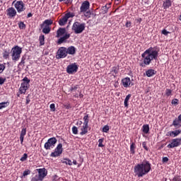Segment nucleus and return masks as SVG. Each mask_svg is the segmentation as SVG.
I'll use <instances>...</instances> for the list:
<instances>
[{
  "instance_id": "f257e3e1",
  "label": "nucleus",
  "mask_w": 181,
  "mask_h": 181,
  "mask_svg": "<svg viewBox=\"0 0 181 181\" xmlns=\"http://www.w3.org/2000/svg\"><path fill=\"white\" fill-rule=\"evenodd\" d=\"M159 51L151 47L141 54L142 62L139 63L141 67H146L152 63L153 60H158Z\"/></svg>"
},
{
  "instance_id": "f03ea898",
  "label": "nucleus",
  "mask_w": 181,
  "mask_h": 181,
  "mask_svg": "<svg viewBox=\"0 0 181 181\" xmlns=\"http://www.w3.org/2000/svg\"><path fill=\"white\" fill-rule=\"evenodd\" d=\"M151 170V164L148 161H144L134 167V173L138 177H143Z\"/></svg>"
},
{
  "instance_id": "7ed1b4c3",
  "label": "nucleus",
  "mask_w": 181,
  "mask_h": 181,
  "mask_svg": "<svg viewBox=\"0 0 181 181\" xmlns=\"http://www.w3.org/2000/svg\"><path fill=\"white\" fill-rule=\"evenodd\" d=\"M11 53L12 60L13 62H18L21 59V54H22V48L16 45L11 49Z\"/></svg>"
},
{
  "instance_id": "20e7f679",
  "label": "nucleus",
  "mask_w": 181,
  "mask_h": 181,
  "mask_svg": "<svg viewBox=\"0 0 181 181\" xmlns=\"http://www.w3.org/2000/svg\"><path fill=\"white\" fill-rule=\"evenodd\" d=\"M86 29V23H80L78 22H75L72 25V30L74 33L78 35L83 33V31Z\"/></svg>"
},
{
  "instance_id": "39448f33",
  "label": "nucleus",
  "mask_w": 181,
  "mask_h": 181,
  "mask_svg": "<svg viewBox=\"0 0 181 181\" xmlns=\"http://www.w3.org/2000/svg\"><path fill=\"white\" fill-rule=\"evenodd\" d=\"M56 144H57V139L56 137H52L45 144L44 148L46 151H50V149H53L56 146Z\"/></svg>"
},
{
  "instance_id": "423d86ee",
  "label": "nucleus",
  "mask_w": 181,
  "mask_h": 181,
  "mask_svg": "<svg viewBox=\"0 0 181 181\" xmlns=\"http://www.w3.org/2000/svg\"><path fill=\"white\" fill-rule=\"evenodd\" d=\"M63 153V144H59L57 148L54 149V152L51 153V158H57Z\"/></svg>"
},
{
  "instance_id": "0eeeda50",
  "label": "nucleus",
  "mask_w": 181,
  "mask_h": 181,
  "mask_svg": "<svg viewBox=\"0 0 181 181\" xmlns=\"http://www.w3.org/2000/svg\"><path fill=\"white\" fill-rule=\"evenodd\" d=\"M64 57H67V48L61 47L57 51V59H64Z\"/></svg>"
},
{
  "instance_id": "6e6552de",
  "label": "nucleus",
  "mask_w": 181,
  "mask_h": 181,
  "mask_svg": "<svg viewBox=\"0 0 181 181\" xmlns=\"http://www.w3.org/2000/svg\"><path fill=\"white\" fill-rule=\"evenodd\" d=\"M14 6L18 13H21V12H23L26 10V7H25V4L23 1H16V4H14Z\"/></svg>"
},
{
  "instance_id": "1a4fd4ad",
  "label": "nucleus",
  "mask_w": 181,
  "mask_h": 181,
  "mask_svg": "<svg viewBox=\"0 0 181 181\" xmlns=\"http://www.w3.org/2000/svg\"><path fill=\"white\" fill-rule=\"evenodd\" d=\"M77 70H78V66L76 65V63L69 64L66 67L68 74H74V73H77Z\"/></svg>"
},
{
  "instance_id": "9d476101",
  "label": "nucleus",
  "mask_w": 181,
  "mask_h": 181,
  "mask_svg": "<svg viewBox=\"0 0 181 181\" xmlns=\"http://www.w3.org/2000/svg\"><path fill=\"white\" fill-rule=\"evenodd\" d=\"M16 10L13 7H10L6 10V16L10 18H15L16 16Z\"/></svg>"
},
{
  "instance_id": "9b49d317",
  "label": "nucleus",
  "mask_w": 181,
  "mask_h": 181,
  "mask_svg": "<svg viewBox=\"0 0 181 181\" xmlns=\"http://www.w3.org/2000/svg\"><path fill=\"white\" fill-rule=\"evenodd\" d=\"M122 86L124 87V88H128V87H131L134 86V83L131 82V78L129 77L124 78L122 80Z\"/></svg>"
},
{
  "instance_id": "f8f14e48",
  "label": "nucleus",
  "mask_w": 181,
  "mask_h": 181,
  "mask_svg": "<svg viewBox=\"0 0 181 181\" xmlns=\"http://www.w3.org/2000/svg\"><path fill=\"white\" fill-rule=\"evenodd\" d=\"M88 9H90V2L88 1H83L80 7V12H87Z\"/></svg>"
},
{
  "instance_id": "ddd939ff",
  "label": "nucleus",
  "mask_w": 181,
  "mask_h": 181,
  "mask_svg": "<svg viewBox=\"0 0 181 181\" xmlns=\"http://www.w3.org/2000/svg\"><path fill=\"white\" fill-rule=\"evenodd\" d=\"M37 171L38 172V175H36V176L40 177L42 180L45 179L47 175V171L45 168H39L37 169Z\"/></svg>"
},
{
  "instance_id": "4468645a",
  "label": "nucleus",
  "mask_w": 181,
  "mask_h": 181,
  "mask_svg": "<svg viewBox=\"0 0 181 181\" xmlns=\"http://www.w3.org/2000/svg\"><path fill=\"white\" fill-rule=\"evenodd\" d=\"M181 129H177L175 131H170L167 132L166 136H171L172 138H176L178 135H180Z\"/></svg>"
},
{
  "instance_id": "2eb2a0df",
  "label": "nucleus",
  "mask_w": 181,
  "mask_h": 181,
  "mask_svg": "<svg viewBox=\"0 0 181 181\" xmlns=\"http://www.w3.org/2000/svg\"><path fill=\"white\" fill-rule=\"evenodd\" d=\"M30 87V86H28L25 83H21V87L18 89L20 94H26V91L29 90Z\"/></svg>"
},
{
  "instance_id": "dca6fc26",
  "label": "nucleus",
  "mask_w": 181,
  "mask_h": 181,
  "mask_svg": "<svg viewBox=\"0 0 181 181\" xmlns=\"http://www.w3.org/2000/svg\"><path fill=\"white\" fill-rule=\"evenodd\" d=\"M70 37V34H65L63 37H61L59 40H58V45H62V43H64V42H66V40H67V39H69Z\"/></svg>"
},
{
  "instance_id": "f3484780",
  "label": "nucleus",
  "mask_w": 181,
  "mask_h": 181,
  "mask_svg": "<svg viewBox=\"0 0 181 181\" xmlns=\"http://www.w3.org/2000/svg\"><path fill=\"white\" fill-rule=\"evenodd\" d=\"M66 54L71 55L76 54V47L74 46H70L66 48Z\"/></svg>"
},
{
  "instance_id": "a211bd4d",
  "label": "nucleus",
  "mask_w": 181,
  "mask_h": 181,
  "mask_svg": "<svg viewBox=\"0 0 181 181\" xmlns=\"http://www.w3.org/2000/svg\"><path fill=\"white\" fill-rule=\"evenodd\" d=\"M170 127H175V128H181V122L177 119V118H175L173 121V124L170 125Z\"/></svg>"
},
{
  "instance_id": "6ab92c4d",
  "label": "nucleus",
  "mask_w": 181,
  "mask_h": 181,
  "mask_svg": "<svg viewBox=\"0 0 181 181\" xmlns=\"http://www.w3.org/2000/svg\"><path fill=\"white\" fill-rule=\"evenodd\" d=\"M66 34V28H59L57 31V37H60Z\"/></svg>"
},
{
  "instance_id": "aec40b11",
  "label": "nucleus",
  "mask_w": 181,
  "mask_h": 181,
  "mask_svg": "<svg viewBox=\"0 0 181 181\" xmlns=\"http://www.w3.org/2000/svg\"><path fill=\"white\" fill-rule=\"evenodd\" d=\"M172 6V1L165 0L163 4V9H169V8Z\"/></svg>"
},
{
  "instance_id": "412c9836",
  "label": "nucleus",
  "mask_w": 181,
  "mask_h": 181,
  "mask_svg": "<svg viewBox=\"0 0 181 181\" xmlns=\"http://www.w3.org/2000/svg\"><path fill=\"white\" fill-rule=\"evenodd\" d=\"M80 135H86L87 132H88V125L83 124L82 128L81 129Z\"/></svg>"
},
{
  "instance_id": "4be33fe9",
  "label": "nucleus",
  "mask_w": 181,
  "mask_h": 181,
  "mask_svg": "<svg viewBox=\"0 0 181 181\" xmlns=\"http://www.w3.org/2000/svg\"><path fill=\"white\" fill-rule=\"evenodd\" d=\"M155 74H156V71H155V69H148L146 71V76H147V77H152L153 76H155Z\"/></svg>"
},
{
  "instance_id": "5701e85b",
  "label": "nucleus",
  "mask_w": 181,
  "mask_h": 181,
  "mask_svg": "<svg viewBox=\"0 0 181 181\" xmlns=\"http://www.w3.org/2000/svg\"><path fill=\"white\" fill-rule=\"evenodd\" d=\"M10 54H11V50L4 49V52L2 53L3 59H5L6 60L9 59Z\"/></svg>"
},
{
  "instance_id": "b1692460",
  "label": "nucleus",
  "mask_w": 181,
  "mask_h": 181,
  "mask_svg": "<svg viewBox=\"0 0 181 181\" xmlns=\"http://www.w3.org/2000/svg\"><path fill=\"white\" fill-rule=\"evenodd\" d=\"M135 149H136V144H135V142L131 141L130 153H132V155H135Z\"/></svg>"
},
{
  "instance_id": "393cba45",
  "label": "nucleus",
  "mask_w": 181,
  "mask_h": 181,
  "mask_svg": "<svg viewBox=\"0 0 181 181\" xmlns=\"http://www.w3.org/2000/svg\"><path fill=\"white\" fill-rule=\"evenodd\" d=\"M67 18L65 17V16H64L62 18H61L59 20V25L60 26H64L66 23H67Z\"/></svg>"
},
{
  "instance_id": "a878e982",
  "label": "nucleus",
  "mask_w": 181,
  "mask_h": 181,
  "mask_svg": "<svg viewBox=\"0 0 181 181\" xmlns=\"http://www.w3.org/2000/svg\"><path fill=\"white\" fill-rule=\"evenodd\" d=\"M45 25V26H50L51 25H53V20L52 19H47L45 20L42 24H41V28H42Z\"/></svg>"
},
{
  "instance_id": "bb28decb",
  "label": "nucleus",
  "mask_w": 181,
  "mask_h": 181,
  "mask_svg": "<svg viewBox=\"0 0 181 181\" xmlns=\"http://www.w3.org/2000/svg\"><path fill=\"white\" fill-rule=\"evenodd\" d=\"M50 30H52V28H50V26L47 25H45L44 28L42 29V32L45 35H49V33H50Z\"/></svg>"
},
{
  "instance_id": "cd10ccee",
  "label": "nucleus",
  "mask_w": 181,
  "mask_h": 181,
  "mask_svg": "<svg viewBox=\"0 0 181 181\" xmlns=\"http://www.w3.org/2000/svg\"><path fill=\"white\" fill-rule=\"evenodd\" d=\"M144 134H149V124H144L142 127Z\"/></svg>"
},
{
  "instance_id": "c85d7f7f",
  "label": "nucleus",
  "mask_w": 181,
  "mask_h": 181,
  "mask_svg": "<svg viewBox=\"0 0 181 181\" xmlns=\"http://www.w3.org/2000/svg\"><path fill=\"white\" fill-rule=\"evenodd\" d=\"M18 28L21 30H25L26 29V24L23 21L18 22Z\"/></svg>"
},
{
  "instance_id": "c756f323",
  "label": "nucleus",
  "mask_w": 181,
  "mask_h": 181,
  "mask_svg": "<svg viewBox=\"0 0 181 181\" xmlns=\"http://www.w3.org/2000/svg\"><path fill=\"white\" fill-rule=\"evenodd\" d=\"M23 83L21 84H25V86H29L30 87V85L29 84L30 83V79H28V77H24L23 79Z\"/></svg>"
},
{
  "instance_id": "7c9ffc66",
  "label": "nucleus",
  "mask_w": 181,
  "mask_h": 181,
  "mask_svg": "<svg viewBox=\"0 0 181 181\" xmlns=\"http://www.w3.org/2000/svg\"><path fill=\"white\" fill-rule=\"evenodd\" d=\"M89 118V116L88 115H86L84 117H83V125H88V122L90 121V119H88Z\"/></svg>"
},
{
  "instance_id": "2f4dec72",
  "label": "nucleus",
  "mask_w": 181,
  "mask_h": 181,
  "mask_svg": "<svg viewBox=\"0 0 181 181\" xmlns=\"http://www.w3.org/2000/svg\"><path fill=\"white\" fill-rule=\"evenodd\" d=\"M39 41L40 46H43L45 45V35H40L39 37Z\"/></svg>"
},
{
  "instance_id": "473e14b6",
  "label": "nucleus",
  "mask_w": 181,
  "mask_h": 181,
  "mask_svg": "<svg viewBox=\"0 0 181 181\" xmlns=\"http://www.w3.org/2000/svg\"><path fill=\"white\" fill-rule=\"evenodd\" d=\"M8 105H9V104H8V103L6 102L0 103V110H2L3 108H6Z\"/></svg>"
},
{
  "instance_id": "72a5a7b5",
  "label": "nucleus",
  "mask_w": 181,
  "mask_h": 181,
  "mask_svg": "<svg viewBox=\"0 0 181 181\" xmlns=\"http://www.w3.org/2000/svg\"><path fill=\"white\" fill-rule=\"evenodd\" d=\"M6 63L0 64V74L1 73H4V71L6 68Z\"/></svg>"
},
{
  "instance_id": "f704fd0d",
  "label": "nucleus",
  "mask_w": 181,
  "mask_h": 181,
  "mask_svg": "<svg viewBox=\"0 0 181 181\" xmlns=\"http://www.w3.org/2000/svg\"><path fill=\"white\" fill-rule=\"evenodd\" d=\"M103 142H104V138L100 139L98 140V147L99 148H104V144H103Z\"/></svg>"
},
{
  "instance_id": "c9c22d12",
  "label": "nucleus",
  "mask_w": 181,
  "mask_h": 181,
  "mask_svg": "<svg viewBox=\"0 0 181 181\" xmlns=\"http://www.w3.org/2000/svg\"><path fill=\"white\" fill-rule=\"evenodd\" d=\"M42 180H43L42 178L35 175L32 177L31 181H42Z\"/></svg>"
},
{
  "instance_id": "e433bc0d",
  "label": "nucleus",
  "mask_w": 181,
  "mask_h": 181,
  "mask_svg": "<svg viewBox=\"0 0 181 181\" xmlns=\"http://www.w3.org/2000/svg\"><path fill=\"white\" fill-rule=\"evenodd\" d=\"M64 16L67 18V20L69 21V18H74V13H67L64 15Z\"/></svg>"
},
{
  "instance_id": "4c0bfd02",
  "label": "nucleus",
  "mask_w": 181,
  "mask_h": 181,
  "mask_svg": "<svg viewBox=\"0 0 181 181\" xmlns=\"http://www.w3.org/2000/svg\"><path fill=\"white\" fill-rule=\"evenodd\" d=\"M72 132H73L74 135H77V134H78V129H77V127L74 126L72 127Z\"/></svg>"
},
{
  "instance_id": "58836bf2",
  "label": "nucleus",
  "mask_w": 181,
  "mask_h": 181,
  "mask_svg": "<svg viewBox=\"0 0 181 181\" xmlns=\"http://www.w3.org/2000/svg\"><path fill=\"white\" fill-rule=\"evenodd\" d=\"M49 108H50V111L52 112H54V111H56V105H54V103H52L50 105H49Z\"/></svg>"
},
{
  "instance_id": "ea45409f",
  "label": "nucleus",
  "mask_w": 181,
  "mask_h": 181,
  "mask_svg": "<svg viewBox=\"0 0 181 181\" xmlns=\"http://www.w3.org/2000/svg\"><path fill=\"white\" fill-rule=\"evenodd\" d=\"M110 131V126L109 125H105L103 128V132H105L106 134Z\"/></svg>"
},
{
  "instance_id": "a19ab883",
  "label": "nucleus",
  "mask_w": 181,
  "mask_h": 181,
  "mask_svg": "<svg viewBox=\"0 0 181 181\" xmlns=\"http://www.w3.org/2000/svg\"><path fill=\"white\" fill-rule=\"evenodd\" d=\"M165 95L167 97H170V95H172V90L171 89H166L165 90Z\"/></svg>"
},
{
  "instance_id": "79ce46f5",
  "label": "nucleus",
  "mask_w": 181,
  "mask_h": 181,
  "mask_svg": "<svg viewBox=\"0 0 181 181\" xmlns=\"http://www.w3.org/2000/svg\"><path fill=\"white\" fill-rule=\"evenodd\" d=\"M172 181H181V176H179V175L174 176Z\"/></svg>"
},
{
  "instance_id": "37998d69",
  "label": "nucleus",
  "mask_w": 181,
  "mask_h": 181,
  "mask_svg": "<svg viewBox=\"0 0 181 181\" xmlns=\"http://www.w3.org/2000/svg\"><path fill=\"white\" fill-rule=\"evenodd\" d=\"M66 161H62V163H65L66 165H73V161H71V160L66 159Z\"/></svg>"
},
{
  "instance_id": "c03bdc74",
  "label": "nucleus",
  "mask_w": 181,
  "mask_h": 181,
  "mask_svg": "<svg viewBox=\"0 0 181 181\" xmlns=\"http://www.w3.org/2000/svg\"><path fill=\"white\" fill-rule=\"evenodd\" d=\"M25 135H26V129H22L21 132V134L20 136H23L25 137Z\"/></svg>"
},
{
  "instance_id": "a18cd8bd",
  "label": "nucleus",
  "mask_w": 181,
  "mask_h": 181,
  "mask_svg": "<svg viewBox=\"0 0 181 181\" xmlns=\"http://www.w3.org/2000/svg\"><path fill=\"white\" fill-rule=\"evenodd\" d=\"M171 104H173L174 105H177V104H179V99H173L171 102Z\"/></svg>"
},
{
  "instance_id": "49530a36",
  "label": "nucleus",
  "mask_w": 181,
  "mask_h": 181,
  "mask_svg": "<svg viewBox=\"0 0 181 181\" xmlns=\"http://www.w3.org/2000/svg\"><path fill=\"white\" fill-rule=\"evenodd\" d=\"M142 146H143L144 149H145V151H149V148L146 146V141H144L142 143Z\"/></svg>"
},
{
  "instance_id": "de8ad7c7",
  "label": "nucleus",
  "mask_w": 181,
  "mask_h": 181,
  "mask_svg": "<svg viewBox=\"0 0 181 181\" xmlns=\"http://www.w3.org/2000/svg\"><path fill=\"white\" fill-rule=\"evenodd\" d=\"M28 175H30V170H26L25 171H24L23 173V177H24Z\"/></svg>"
},
{
  "instance_id": "09e8293b",
  "label": "nucleus",
  "mask_w": 181,
  "mask_h": 181,
  "mask_svg": "<svg viewBox=\"0 0 181 181\" xmlns=\"http://www.w3.org/2000/svg\"><path fill=\"white\" fill-rule=\"evenodd\" d=\"M25 60H26V58L25 57H23L21 58V62H20V66H25Z\"/></svg>"
},
{
  "instance_id": "8fccbe9b",
  "label": "nucleus",
  "mask_w": 181,
  "mask_h": 181,
  "mask_svg": "<svg viewBox=\"0 0 181 181\" xmlns=\"http://www.w3.org/2000/svg\"><path fill=\"white\" fill-rule=\"evenodd\" d=\"M161 33H162L163 35H164L165 36H168V35L169 33H170L168 32V30H166V29H163V30H162Z\"/></svg>"
},
{
  "instance_id": "3c124183",
  "label": "nucleus",
  "mask_w": 181,
  "mask_h": 181,
  "mask_svg": "<svg viewBox=\"0 0 181 181\" xmlns=\"http://www.w3.org/2000/svg\"><path fill=\"white\" fill-rule=\"evenodd\" d=\"M77 88H78V86L76 85L75 86H71L70 88V90L71 91H76Z\"/></svg>"
},
{
  "instance_id": "603ef678",
  "label": "nucleus",
  "mask_w": 181,
  "mask_h": 181,
  "mask_svg": "<svg viewBox=\"0 0 181 181\" xmlns=\"http://www.w3.org/2000/svg\"><path fill=\"white\" fill-rule=\"evenodd\" d=\"M5 81H6V78L0 77V86H2V84H4Z\"/></svg>"
},
{
  "instance_id": "864d4df0",
  "label": "nucleus",
  "mask_w": 181,
  "mask_h": 181,
  "mask_svg": "<svg viewBox=\"0 0 181 181\" xmlns=\"http://www.w3.org/2000/svg\"><path fill=\"white\" fill-rule=\"evenodd\" d=\"M82 124H83V122H82L81 120H78V121L76 122V125L77 127H81Z\"/></svg>"
},
{
  "instance_id": "5fc2aeb1",
  "label": "nucleus",
  "mask_w": 181,
  "mask_h": 181,
  "mask_svg": "<svg viewBox=\"0 0 181 181\" xmlns=\"http://www.w3.org/2000/svg\"><path fill=\"white\" fill-rule=\"evenodd\" d=\"M73 0H59V2H64L65 4H70V2H71Z\"/></svg>"
},
{
  "instance_id": "6e6d98bb",
  "label": "nucleus",
  "mask_w": 181,
  "mask_h": 181,
  "mask_svg": "<svg viewBox=\"0 0 181 181\" xmlns=\"http://www.w3.org/2000/svg\"><path fill=\"white\" fill-rule=\"evenodd\" d=\"M131 25H132L131 21H127V23H125L126 28H131Z\"/></svg>"
},
{
  "instance_id": "4d7b16f0",
  "label": "nucleus",
  "mask_w": 181,
  "mask_h": 181,
  "mask_svg": "<svg viewBox=\"0 0 181 181\" xmlns=\"http://www.w3.org/2000/svg\"><path fill=\"white\" fill-rule=\"evenodd\" d=\"M90 11H85V14H84V16L86 17V18H90Z\"/></svg>"
},
{
  "instance_id": "13d9d810",
  "label": "nucleus",
  "mask_w": 181,
  "mask_h": 181,
  "mask_svg": "<svg viewBox=\"0 0 181 181\" xmlns=\"http://www.w3.org/2000/svg\"><path fill=\"white\" fill-rule=\"evenodd\" d=\"M21 159H28V154L24 153L23 156L21 158Z\"/></svg>"
},
{
  "instance_id": "bf43d9fd",
  "label": "nucleus",
  "mask_w": 181,
  "mask_h": 181,
  "mask_svg": "<svg viewBox=\"0 0 181 181\" xmlns=\"http://www.w3.org/2000/svg\"><path fill=\"white\" fill-rule=\"evenodd\" d=\"M131 97H132V95L129 94L126 96L125 100L127 101H129V98H131Z\"/></svg>"
},
{
  "instance_id": "052dcab7",
  "label": "nucleus",
  "mask_w": 181,
  "mask_h": 181,
  "mask_svg": "<svg viewBox=\"0 0 181 181\" xmlns=\"http://www.w3.org/2000/svg\"><path fill=\"white\" fill-rule=\"evenodd\" d=\"M25 139V137L21 136H20V141H21V145H23V139Z\"/></svg>"
},
{
  "instance_id": "680f3d73",
  "label": "nucleus",
  "mask_w": 181,
  "mask_h": 181,
  "mask_svg": "<svg viewBox=\"0 0 181 181\" xmlns=\"http://www.w3.org/2000/svg\"><path fill=\"white\" fill-rule=\"evenodd\" d=\"M169 159H163L162 160V164L168 163Z\"/></svg>"
},
{
  "instance_id": "e2e57ef3",
  "label": "nucleus",
  "mask_w": 181,
  "mask_h": 181,
  "mask_svg": "<svg viewBox=\"0 0 181 181\" xmlns=\"http://www.w3.org/2000/svg\"><path fill=\"white\" fill-rule=\"evenodd\" d=\"M128 101L129 100H127L126 99H124V107H128Z\"/></svg>"
},
{
  "instance_id": "0e129e2a",
  "label": "nucleus",
  "mask_w": 181,
  "mask_h": 181,
  "mask_svg": "<svg viewBox=\"0 0 181 181\" xmlns=\"http://www.w3.org/2000/svg\"><path fill=\"white\" fill-rule=\"evenodd\" d=\"M66 110H70L71 108V105L70 104L65 105Z\"/></svg>"
},
{
  "instance_id": "69168bd1",
  "label": "nucleus",
  "mask_w": 181,
  "mask_h": 181,
  "mask_svg": "<svg viewBox=\"0 0 181 181\" xmlns=\"http://www.w3.org/2000/svg\"><path fill=\"white\" fill-rule=\"evenodd\" d=\"M32 16H33V14H32V13H29L27 16V18H32Z\"/></svg>"
},
{
  "instance_id": "338daca9",
  "label": "nucleus",
  "mask_w": 181,
  "mask_h": 181,
  "mask_svg": "<svg viewBox=\"0 0 181 181\" xmlns=\"http://www.w3.org/2000/svg\"><path fill=\"white\" fill-rule=\"evenodd\" d=\"M136 21L137 23H141V22H142V18H140L136 19Z\"/></svg>"
},
{
  "instance_id": "774afa93",
  "label": "nucleus",
  "mask_w": 181,
  "mask_h": 181,
  "mask_svg": "<svg viewBox=\"0 0 181 181\" xmlns=\"http://www.w3.org/2000/svg\"><path fill=\"white\" fill-rule=\"evenodd\" d=\"M177 119L181 122V114L177 117Z\"/></svg>"
}]
</instances>
